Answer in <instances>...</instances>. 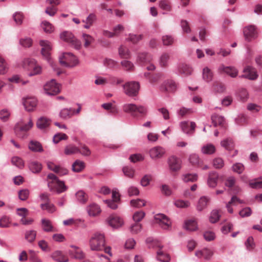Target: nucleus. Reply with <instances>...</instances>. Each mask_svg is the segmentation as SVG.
Instances as JSON below:
<instances>
[{"label":"nucleus","mask_w":262,"mask_h":262,"mask_svg":"<svg viewBox=\"0 0 262 262\" xmlns=\"http://www.w3.org/2000/svg\"><path fill=\"white\" fill-rule=\"evenodd\" d=\"M181 160L174 156L169 157L167 160V164L169 169L172 171H177L181 168Z\"/></svg>","instance_id":"obj_14"},{"label":"nucleus","mask_w":262,"mask_h":262,"mask_svg":"<svg viewBox=\"0 0 262 262\" xmlns=\"http://www.w3.org/2000/svg\"><path fill=\"white\" fill-rule=\"evenodd\" d=\"M60 38L63 41L70 43L76 50L80 49L81 47L80 41L77 39L71 32L63 31L60 34Z\"/></svg>","instance_id":"obj_6"},{"label":"nucleus","mask_w":262,"mask_h":262,"mask_svg":"<svg viewBox=\"0 0 262 262\" xmlns=\"http://www.w3.org/2000/svg\"><path fill=\"white\" fill-rule=\"evenodd\" d=\"M249 186L251 188L254 189L262 188V178L250 181Z\"/></svg>","instance_id":"obj_55"},{"label":"nucleus","mask_w":262,"mask_h":262,"mask_svg":"<svg viewBox=\"0 0 262 262\" xmlns=\"http://www.w3.org/2000/svg\"><path fill=\"white\" fill-rule=\"evenodd\" d=\"M29 167L32 172L38 173L42 169V165L36 161H31L29 163Z\"/></svg>","instance_id":"obj_37"},{"label":"nucleus","mask_w":262,"mask_h":262,"mask_svg":"<svg viewBox=\"0 0 262 262\" xmlns=\"http://www.w3.org/2000/svg\"><path fill=\"white\" fill-rule=\"evenodd\" d=\"M174 205L180 208H186L190 206V203L188 201L177 200L174 202Z\"/></svg>","instance_id":"obj_54"},{"label":"nucleus","mask_w":262,"mask_h":262,"mask_svg":"<svg viewBox=\"0 0 262 262\" xmlns=\"http://www.w3.org/2000/svg\"><path fill=\"white\" fill-rule=\"evenodd\" d=\"M82 39L84 41V46L85 48L89 47L94 41V38L92 36L85 33H83Z\"/></svg>","instance_id":"obj_52"},{"label":"nucleus","mask_w":262,"mask_h":262,"mask_svg":"<svg viewBox=\"0 0 262 262\" xmlns=\"http://www.w3.org/2000/svg\"><path fill=\"white\" fill-rule=\"evenodd\" d=\"M243 32L246 39L248 41L255 39L258 36L257 28L254 25H250L245 27Z\"/></svg>","instance_id":"obj_11"},{"label":"nucleus","mask_w":262,"mask_h":262,"mask_svg":"<svg viewBox=\"0 0 262 262\" xmlns=\"http://www.w3.org/2000/svg\"><path fill=\"white\" fill-rule=\"evenodd\" d=\"M119 55L122 58H129L130 57V52L129 50L125 46H121L118 49Z\"/></svg>","instance_id":"obj_42"},{"label":"nucleus","mask_w":262,"mask_h":262,"mask_svg":"<svg viewBox=\"0 0 262 262\" xmlns=\"http://www.w3.org/2000/svg\"><path fill=\"white\" fill-rule=\"evenodd\" d=\"M213 255V250L208 248H204L195 252V255L199 258L203 257L205 260H210Z\"/></svg>","instance_id":"obj_19"},{"label":"nucleus","mask_w":262,"mask_h":262,"mask_svg":"<svg viewBox=\"0 0 262 262\" xmlns=\"http://www.w3.org/2000/svg\"><path fill=\"white\" fill-rule=\"evenodd\" d=\"M238 96L240 100L243 102H246L249 98L248 93L245 89H242L239 90Z\"/></svg>","instance_id":"obj_61"},{"label":"nucleus","mask_w":262,"mask_h":262,"mask_svg":"<svg viewBox=\"0 0 262 262\" xmlns=\"http://www.w3.org/2000/svg\"><path fill=\"white\" fill-rule=\"evenodd\" d=\"M40 26L46 33H51L54 30V26L46 20L43 21Z\"/></svg>","instance_id":"obj_45"},{"label":"nucleus","mask_w":262,"mask_h":262,"mask_svg":"<svg viewBox=\"0 0 262 262\" xmlns=\"http://www.w3.org/2000/svg\"><path fill=\"white\" fill-rule=\"evenodd\" d=\"M212 122L215 126L224 125L225 120L224 117L214 114L211 116Z\"/></svg>","instance_id":"obj_44"},{"label":"nucleus","mask_w":262,"mask_h":262,"mask_svg":"<svg viewBox=\"0 0 262 262\" xmlns=\"http://www.w3.org/2000/svg\"><path fill=\"white\" fill-rule=\"evenodd\" d=\"M221 217V215L217 210H213L209 217V221L211 223L217 222Z\"/></svg>","instance_id":"obj_56"},{"label":"nucleus","mask_w":262,"mask_h":262,"mask_svg":"<svg viewBox=\"0 0 262 262\" xmlns=\"http://www.w3.org/2000/svg\"><path fill=\"white\" fill-rule=\"evenodd\" d=\"M177 89V83L172 80L165 81L161 86L162 91L174 92Z\"/></svg>","instance_id":"obj_24"},{"label":"nucleus","mask_w":262,"mask_h":262,"mask_svg":"<svg viewBox=\"0 0 262 262\" xmlns=\"http://www.w3.org/2000/svg\"><path fill=\"white\" fill-rule=\"evenodd\" d=\"M11 162L13 165L19 168H23L24 166L23 160L19 157H13L11 159Z\"/></svg>","instance_id":"obj_53"},{"label":"nucleus","mask_w":262,"mask_h":262,"mask_svg":"<svg viewBox=\"0 0 262 262\" xmlns=\"http://www.w3.org/2000/svg\"><path fill=\"white\" fill-rule=\"evenodd\" d=\"M47 165L49 169L54 171L59 176L66 175L68 172V170L66 168L59 165H56L53 162H48Z\"/></svg>","instance_id":"obj_21"},{"label":"nucleus","mask_w":262,"mask_h":262,"mask_svg":"<svg viewBox=\"0 0 262 262\" xmlns=\"http://www.w3.org/2000/svg\"><path fill=\"white\" fill-rule=\"evenodd\" d=\"M159 7L163 10L169 11L171 10L170 3L167 0H161L159 2Z\"/></svg>","instance_id":"obj_62"},{"label":"nucleus","mask_w":262,"mask_h":262,"mask_svg":"<svg viewBox=\"0 0 262 262\" xmlns=\"http://www.w3.org/2000/svg\"><path fill=\"white\" fill-rule=\"evenodd\" d=\"M217 71L220 74H226L232 78L236 77L238 75V71L235 67L225 66L223 64L219 66Z\"/></svg>","instance_id":"obj_13"},{"label":"nucleus","mask_w":262,"mask_h":262,"mask_svg":"<svg viewBox=\"0 0 262 262\" xmlns=\"http://www.w3.org/2000/svg\"><path fill=\"white\" fill-rule=\"evenodd\" d=\"M152 59L150 54L146 53H142L138 54L137 62L141 65L149 63Z\"/></svg>","instance_id":"obj_26"},{"label":"nucleus","mask_w":262,"mask_h":262,"mask_svg":"<svg viewBox=\"0 0 262 262\" xmlns=\"http://www.w3.org/2000/svg\"><path fill=\"white\" fill-rule=\"evenodd\" d=\"M121 64L123 69L126 71H132L134 68V64L128 60H123L121 62Z\"/></svg>","instance_id":"obj_64"},{"label":"nucleus","mask_w":262,"mask_h":262,"mask_svg":"<svg viewBox=\"0 0 262 262\" xmlns=\"http://www.w3.org/2000/svg\"><path fill=\"white\" fill-rule=\"evenodd\" d=\"M77 201L79 203L84 204L88 200V195L83 190H79L76 193Z\"/></svg>","instance_id":"obj_38"},{"label":"nucleus","mask_w":262,"mask_h":262,"mask_svg":"<svg viewBox=\"0 0 262 262\" xmlns=\"http://www.w3.org/2000/svg\"><path fill=\"white\" fill-rule=\"evenodd\" d=\"M155 223L164 229H168L171 226V222L163 214H158L155 216Z\"/></svg>","instance_id":"obj_12"},{"label":"nucleus","mask_w":262,"mask_h":262,"mask_svg":"<svg viewBox=\"0 0 262 262\" xmlns=\"http://www.w3.org/2000/svg\"><path fill=\"white\" fill-rule=\"evenodd\" d=\"M23 103L26 111L31 112L36 107L37 100L35 97H27L23 99Z\"/></svg>","instance_id":"obj_17"},{"label":"nucleus","mask_w":262,"mask_h":262,"mask_svg":"<svg viewBox=\"0 0 262 262\" xmlns=\"http://www.w3.org/2000/svg\"><path fill=\"white\" fill-rule=\"evenodd\" d=\"M184 228L189 231H193L198 229V224L194 220H189L185 221Z\"/></svg>","instance_id":"obj_35"},{"label":"nucleus","mask_w":262,"mask_h":262,"mask_svg":"<svg viewBox=\"0 0 262 262\" xmlns=\"http://www.w3.org/2000/svg\"><path fill=\"white\" fill-rule=\"evenodd\" d=\"M40 207L42 209L46 210L50 213H53L56 210L55 206L49 202L41 204Z\"/></svg>","instance_id":"obj_59"},{"label":"nucleus","mask_w":262,"mask_h":262,"mask_svg":"<svg viewBox=\"0 0 262 262\" xmlns=\"http://www.w3.org/2000/svg\"><path fill=\"white\" fill-rule=\"evenodd\" d=\"M143 37V35L142 34H135L130 33L128 35V37L126 40L132 42L134 44H136L142 39Z\"/></svg>","instance_id":"obj_51"},{"label":"nucleus","mask_w":262,"mask_h":262,"mask_svg":"<svg viewBox=\"0 0 262 262\" xmlns=\"http://www.w3.org/2000/svg\"><path fill=\"white\" fill-rule=\"evenodd\" d=\"M124 93L129 97L136 96L140 89L139 83L135 81H130L125 83L123 85Z\"/></svg>","instance_id":"obj_7"},{"label":"nucleus","mask_w":262,"mask_h":262,"mask_svg":"<svg viewBox=\"0 0 262 262\" xmlns=\"http://www.w3.org/2000/svg\"><path fill=\"white\" fill-rule=\"evenodd\" d=\"M22 67L28 72L30 77L39 75L42 72V68L34 59H25L21 63Z\"/></svg>","instance_id":"obj_2"},{"label":"nucleus","mask_w":262,"mask_h":262,"mask_svg":"<svg viewBox=\"0 0 262 262\" xmlns=\"http://www.w3.org/2000/svg\"><path fill=\"white\" fill-rule=\"evenodd\" d=\"M201 151L203 154L211 155L215 152V147L212 144H207L202 146Z\"/></svg>","instance_id":"obj_43"},{"label":"nucleus","mask_w":262,"mask_h":262,"mask_svg":"<svg viewBox=\"0 0 262 262\" xmlns=\"http://www.w3.org/2000/svg\"><path fill=\"white\" fill-rule=\"evenodd\" d=\"M39 45L41 47V54L51 64L50 61V54L51 51L52 49V45L51 43L47 40H40L39 41Z\"/></svg>","instance_id":"obj_9"},{"label":"nucleus","mask_w":262,"mask_h":262,"mask_svg":"<svg viewBox=\"0 0 262 262\" xmlns=\"http://www.w3.org/2000/svg\"><path fill=\"white\" fill-rule=\"evenodd\" d=\"M106 222L111 227L114 229L121 227L124 224L123 219L116 215H110L107 219Z\"/></svg>","instance_id":"obj_16"},{"label":"nucleus","mask_w":262,"mask_h":262,"mask_svg":"<svg viewBox=\"0 0 262 262\" xmlns=\"http://www.w3.org/2000/svg\"><path fill=\"white\" fill-rule=\"evenodd\" d=\"M159 247L160 249L157 252V259L162 262H168L170 260L169 255L161 250L162 247Z\"/></svg>","instance_id":"obj_41"},{"label":"nucleus","mask_w":262,"mask_h":262,"mask_svg":"<svg viewBox=\"0 0 262 262\" xmlns=\"http://www.w3.org/2000/svg\"><path fill=\"white\" fill-rule=\"evenodd\" d=\"M247 108L252 113H257L260 111L261 107L255 103H250L248 104Z\"/></svg>","instance_id":"obj_63"},{"label":"nucleus","mask_w":262,"mask_h":262,"mask_svg":"<svg viewBox=\"0 0 262 262\" xmlns=\"http://www.w3.org/2000/svg\"><path fill=\"white\" fill-rule=\"evenodd\" d=\"M198 180V175L196 173H187L183 175V180L185 182H195Z\"/></svg>","instance_id":"obj_57"},{"label":"nucleus","mask_w":262,"mask_h":262,"mask_svg":"<svg viewBox=\"0 0 262 262\" xmlns=\"http://www.w3.org/2000/svg\"><path fill=\"white\" fill-rule=\"evenodd\" d=\"M219 174L215 171H211L208 174L207 184L209 187L214 188L217 185Z\"/></svg>","instance_id":"obj_25"},{"label":"nucleus","mask_w":262,"mask_h":262,"mask_svg":"<svg viewBox=\"0 0 262 262\" xmlns=\"http://www.w3.org/2000/svg\"><path fill=\"white\" fill-rule=\"evenodd\" d=\"M243 203V201L240 200L236 196H233L231 200L226 204V208L229 213H232L233 210L231 207V205L236 206L237 204Z\"/></svg>","instance_id":"obj_32"},{"label":"nucleus","mask_w":262,"mask_h":262,"mask_svg":"<svg viewBox=\"0 0 262 262\" xmlns=\"http://www.w3.org/2000/svg\"><path fill=\"white\" fill-rule=\"evenodd\" d=\"M50 120L47 118L41 117L39 118L36 122L37 128L40 129L48 127L50 124Z\"/></svg>","instance_id":"obj_33"},{"label":"nucleus","mask_w":262,"mask_h":262,"mask_svg":"<svg viewBox=\"0 0 262 262\" xmlns=\"http://www.w3.org/2000/svg\"><path fill=\"white\" fill-rule=\"evenodd\" d=\"M210 202V199L203 196L200 198L196 205V209L198 211H202L207 208Z\"/></svg>","instance_id":"obj_27"},{"label":"nucleus","mask_w":262,"mask_h":262,"mask_svg":"<svg viewBox=\"0 0 262 262\" xmlns=\"http://www.w3.org/2000/svg\"><path fill=\"white\" fill-rule=\"evenodd\" d=\"M86 210L89 215L92 217L98 216L101 212L100 206L95 203H92L88 205Z\"/></svg>","instance_id":"obj_20"},{"label":"nucleus","mask_w":262,"mask_h":262,"mask_svg":"<svg viewBox=\"0 0 262 262\" xmlns=\"http://www.w3.org/2000/svg\"><path fill=\"white\" fill-rule=\"evenodd\" d=\"M180 126L182 131L187 135H192L193 134L196 127V124L194 122H189L184 121L180 123Z\"/></svg>","instance_id":"obj_15"},{"label":"nucleus","mask_w":262,"mask_h":262,"mask_svg":"<svg viewBox=\"0 0 262 262\" xmlns=\"http://www.w3.org/2000/svg\"><path fill=\"white\" fill-rule=\"evenodd\" d=\"M41 228L45 232H51L55 231L51 221L49 220L46 219H41Z\"/></svg>","instance_id":"obj_30"},{"label":"nucleus","mask_w":262,"mask_h":262,"mask_svg":"<svg viewBox=\"0 0 262 262\" xmlns=\"http://www.w3.org/2000/svg\"><path fill=\"white\" fill-rule=\"evenodd\" d=\"M244 74L242 77L247 78L250 80H255L258 77V74L255 68L250 67H246L243 70Z\"/></svg>","instance_id":"obj_18"},{"label":"nucleus","mask_w":262,"mask_h":262,"mask_svg":"<svg viewBox=\"0 0 262 262\" xmlns=\"http://www.w3.org/2000/svg\"><path fill=\"white\" fill-rule=\"evenodd\" d=\"M221 145L226 149L231 150L233 149L234 144L233 141L231 138H227L221 141Z\"/></svg>","instance_id":"obj_46"},{"label":"nucleus","mask_w":262,"mask_h":262,"mask_svg":"<svg viewBox=\"0 0 262 262\" xmlns=\"http://www.w3.org/2000/svg\"><path fill=\"white\" fill-rule=\"evenodd\" d=\"M83 222V221L80 219L70 218L63 221V224L66 226H71L77 225L78 223Z\"/></svg>","instance_id":"obj_50"},{"label":"nucleus","mask_w":262,"mask_h":262,"mask_svg":"<svg viewBox=\"0 0 262 262\" xmlns=\"http://www.w3.org/2000/svg\"><path fill=\"white\" fill-rule=\"evenodd\" d=\"M8 71V63L3 57L0 54V75H5Z\"/></svg>","instance_id":"obj_47"},{"label":"nucleus","mask_w":262,"mask_h":262,"mask_svg":"<svg viewBox=\"0 0 262 262\" xmlns=\"http://www.w3.org/2000/svg\"><path fill=\"white\" fill-rule=\"evenodd\" d=\"M97 17L94 13H90L85 19L82 20L85 23L83 27L85 29H89L96 20Z\"/></svg>","instance_id":"obj_34"},{"label":"nucleus","mask_w":262,"mask_h":262,"mask_svg":"<svg viewBox=\"0 0 262 262\" xmlns=\"http://www.w3.org/2000/svg\"><path fill=\"white\" fill-rule=\"evenodd\" d=\"M29 148L31 150L35 152H41L43 151L41 144L39 142L34 140H32L30 142Z\"/></svg>","instance_id":"obj_39"},{"label":"nucleus","mask_w":262,"mask_h":262,"mask_svg":"<svg viewBox=\"0 0 262 262\" xmlns=\"http://www.w3.org/2000/svg\"><path fill=\"white\" fill-rule=\"evenodd\" d=\"M122 171L124 176L128 178L133 179L135 176V170L132 167L124 166L122 168Z\"/></svg>","instance_id":"obj_49"},{"label":"nucleus","mask_w":262,"mask_h":262,"mask_svg":"<svg viewBox=\"0 0 262 262\" xmlns=\"http://www.w3.org/2000/svg\"><path fill=\"white\" fill-rule=\"evenodd\" d=\"M43 90L48 95H55L60 92V87L54 79H51L44 85Z\"/></svg>","instance_id":"obj_8"},{"label":"nucleus","mask_w":262,"mask_h":262,"mask_svg":"<svg viewBox=\"0 0 262 262\" xmlns=\"http://www.w3.org/2000/svg\"><path fill=\"white\" fill-rule=\"evenodd\" d=\"M84 163L80 160H76L72 165V170L76 172L81 171L84 168Z\"/></svg>","instance_id":"obj_48"},{"label":"nucleus","mask_w":262,"mask_h":262,"mask_svg":"<svg viewBox=\"0 0 262 262\" xmlns=\"http://www.w3.org/2000/svg\"><path fill=\"white\" fill-rule=\"evenodd\" d=\"M166 154L165 149L160 146H156L149 150V155L152 160H157L162 158Z\"/></svg>","instance_id":"obj_10"},{"label":"nucleus","mask_w":262,"mask_h":262,"mask_svg":"<svg viewBox=\"0 0 262 262\" xmlns=\"http://www.w3.org/2000/svg\"><path fill=\"white\" fill-rule=\"evenodd\" d=\"M123 112L132 115L134 117H137L138 114L144 116L147 113V108L142 105H137L134 103H126L122 106Z\"/></svg>","instance_id":"obj_4"},{"label":"nucleus","mask_w":262,"mask_h":262,"mask_svg":"<svg viewBox=\"0 0 262 262\" xmlns=\"http://www.w3.org/2000/svg\"><path fill=\"white\" fill-rule=\"evenodd\" d=\"M48 179L50 180L48 183V186L50 191L59 194L67 190V187L64 183L60 181L54 174L49 173L48 175Z\"/></svg>","instance_id":"obj_1"},{"label":"nucleus","mask_w":262,"mask_h":262,"mask_svg":"<svg viewBox=\"0 0 262 262\" xmlns=\"http://www.w3.org/2000/svg\"><path fill=\"white\" fill-rule=\"evenodd\" d=\"M73 249L69 251V254L74 258L78 260H82L85 257V254L83 251L78 247L74 245L71 246Z\"/></svg>","instance_id":"obj_22"},{"label":"nucleus","mask_w":262,"mask_h":262,"mask_svg":"<svg viewBox=\"0 0 262 262\" xmlns=\"http://www.w3.org/2000/svg\"><path fill=\"white\" fill-rule=\"evenodd\" d=\"M51 257L56 262H68L69 258L60 250L53 252L50 255Z\"/></svg>","instance_id":"obj_23"},{"label":"nucleus","mask_w":262,"mask_h":262,"mask_svg":"<svg viewBox=\"0 0 262 262\" xmlns=\"http://www.w3.org/2000/svg\"><path fill=\"white\" fill-rule=\"evenodd\" d=\"M36 237V231L34 230H26L25 232V238L29 243L33 242Z\"/></svg>","instance_id":"obj_40"},{"label":"nucleus","mask_w":262,"mask_h":262,"mask_svg":"<svg viewBox=\"0 0 262 262\" xmlns=\"http://www.w3.org/2000/svg\"><path fill=\"white\" fill-rule=\"evenodd\" d=\"M170 60V54L168 53H163L159 58V64L162 68H167Z\"/></svg>","instance_id":"obj_28"},{"label":"nucleus","mask_w":262,"mask_h":262,"mask_svg":"<svg viewBox=\"0 0 262 262\" xmlns=\"http://www.w3.org/2000/svg\"><path fill=\"white\" fill-rule=\"evenodd\" d=\"M59 60L62 65L69 68L75 67L79 63L77 58L70 52L63 53L59 56Z\"/></svg>","instance_id":"obj_5"},{"label":"nucleus","mask_w":262,"mask_h":262,"mask_svg":"<svg viewBox=\"0 0 262 262\" xmlns=\"http://www.w3.org/2000/svg\"><path fill=\"white\" fill-rule=\"evenodd\" d=\"M74 109L72 108H64L60 111L59 116L61 119L67 120L74 115Z\"/></svg>","instance_id":"obj_29"},{"label":"nucleus","mask_w":262,"mask_h":262,"mask_svg":"<svg viewBox=\"0 0 262 262\" xmlns=\"http://www.w3.org/2000/svg\"><path fill=\"white\" fill-rule=\"evenodd\" d=\"M212 165L215 168L220 169L224 166V162L222 158H216L213 160Z\"/></svg>","instance_id":"obj_60"},{"label":"nucleus","mask_w":262,"mask_h":262,"mask_svg":"<svg viewBox=\"0 0 262 262\" xmlns=\"http://www.w3.org/2000/svg\"><path fill=\"white\" fill-rule=\"evenodd\" d=\"M89 245L92 251H102L105 245L104 234L99 232L95 233L90 239Z\"/></svg>","instance_id":"obj_3"},{"label":"nucleus","mask_w":262,"mask_h":262,"mask_svg":"<svg viewBox=\"0 0 262 262\" xmlns=\"http://www.w3.org/2000/svg\"><path fill=\"white\" fill-rule=\"evenodd\" d=\"M79 152H80V148L73 144L66 146L64 150V153L66 155H71Z\"/></svg>","instance_id":"obj_36"},{"label":"nucleus","mask_w":262,"mask_h":262,"mask_svg":"<svg viewBox=\"0 0 262 262\" xmlns=\"http://www.w3.org/2000/svg\"><path fill=\"white\" fill-rule=\"evenodd\" d=\"M213 77V73L208 67H206L203 68L202 71V78L205 81L210 82L212 80Z\"/></svg>","instance_id":"obj_31"},{"label":"nucleus","mask_w":262,"mask_h":262,"mask_svg":"<svg viewBox=\"0 0 262 262\" xmlns=\"http://www.w3.org/2000/svg\"><path fill=\"white\" fill-rule=\"evenodd\" d=\"M68 136L64 133H57L55 134L53 138V141L54 143L57 144L61 140H67Z\"/></svg>","instance_id":"obj_58"}]
</instances>
